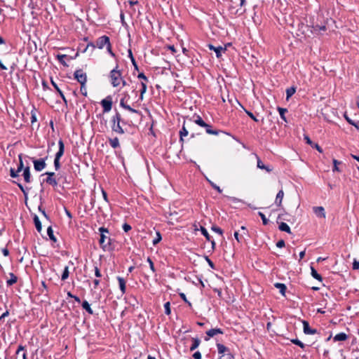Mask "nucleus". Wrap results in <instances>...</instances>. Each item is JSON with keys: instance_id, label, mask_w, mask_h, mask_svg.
Listing matches in <instances>:
<instances>
[{"instance_id": "1", "label": "nucleus", "mask_w": 359, "mask_h": 359, "mask_svg": "<svg viewBox=\"0 0 359 359\" xmlns=\"http://www.w3.org/2000/svg\"><path fill=\"white\" fill-rule=\"evenodd\" d=\"M141 270L144 275L143 285L144 287L152 294L156 292V283H157V274L155 264L151 259L148 257L144 263L141 265Z\"/></svg>"}, {"instance_id": "2", "label": "nucleus", "mask_w": 359, "mask_h": 359, "mask_svg": "<svg viewBox=\"0 0 359 359\" xmlns=\"http://www.w3.org/2000/svg\"><path fill=\"white\" fill-rule=\"evenodd\" d=\"M109 77L113 87L116 88L120 86L123 76L121 70L118 69V65L110 71Z\"/></svg>"}, {"instance_id": "3", "label": "nucleus", "mask_w": 359, "mask_h": 359, "mask_svg": "<svg viewBox=\"0 0 359 359\" xmlns=\"http://www.w3.org/2000/svg\"><path fill=\"white\" fill-rule=\"evenodd\" d=\"M99 231L100 232L99 243L101 248L104 250H109L111 245V238L104 235V233H109L108 229L104 226H101L99 228Z\"/></svg>"}, {"instance_id": "4", "label": "nucleus", "mask_w": 359, "mask_h": 359, "mask_svg": "<svg viewBox=\"0 0 359 359\" xmlns=\"http://www.w3.org/2000/svg\"><path fill=\"white\" fill-rule=\"evenodd\" d=\"M111 130L112 131L115 132L118 134H124L125 130L123 128L121 124V120H120V113L118 111H116V114L114 116L111 118Z\"/></svg>"}, {"instance_id": "5", "label": "nucleus", "mask_w": 359, "mask_h": 359, "mask_svg": "<svg viewBox=\"0 0 359 359\" xmlns=\"http://www.w3.org/2000/svg\"><path fill=\"white\" fill-rule=\"evenodd\" d=\"M217 348L220 355L219 359H234L233 355L228 347L222 344H217Z\"/></svg>"}, {"instance_id": "6", "label": "nucleus", "mask_w": 359, "mask_h": 359, "mask_svg": "<svg viewBox=\"0 0 359 359\" xmlns=\"http://www.w3.org/2000/svg\"><path fill=\"white\" fill-rule=\"evenodd\" d=\"M47 156L46 158H40V159H34V158H30L32 160V162L34 163V169L36 171H41L42 170H43L46 166V160L47 159Z\"/></svg>"}, {"instance_id": "7", "label": "nucleus", "mask_w": 359, "mask_h": 359, "mask_svg": "<svg viewBox=\"0 0 359 359\" xmlns=\"http://www.w3.org/2000/svg\"><path fill=\"white\" fill-rule=\"evenodd\" d=\"M74 77L80 84H84L87 82V75L81 69L74 72Z\"/></svg>"}, {"instance_id": "8", "label": "nucleus", "mask_w": 359, "mask_h": 359, "mask_svg": "<svg viewBox=\"0 0 359 359\" xmlns=\"http://www.w3.org/2000/svg\"><path fill=\"white\" fill-rule=\"evenodd\" d=\"M109 37L106 35H103L96 40V46L99 49H102L105 46H107L109 43Z\"/></svg>"}, {"instance_id": "9", "label": "nucleus", "mask_w": 359, "mask_h": 359, "mask_svg": "<svg viewBox=\"0 0 359 359\" xmlns=\"http://www.w3.org/2000/svg\"><path fill=\"white\" fill-rule=\"evenodd\" d=\"M44 175H48L47 178L43 180V182H46L47 184L53 186V187H55L57 186V182L54 177L55 175V172H47Z\"/></svg>"}, {"instance_id": "10", "label": "nucleus", "mask_w": 359, "mask_h": 359, "mask_svg": "<svg viewBox=\"0 0 359 359\" xmlns=\"http://www.w3.org/2000/svg\"><path fill=\"white\" fill-rule=\"evenodd\" d=\"M101 105L103 108L104 112H108L111 109L112 107V101L110 97H107V98L102 100L101 101Z\"/></svg>"}, {"instance_id": "11", "label": "nucleus", "mask_w": 359, "mask_h": 359, "mask_svg": "<svg viewBox=\"0 0 359 359\" xmlns=\"http://www.w3.org/2000/svg\"><path fill=\"white\" fill-rule=\"evenodd\" d=\"M302 323L304 332L306 334H315L318 332L317 330L310 327L309 324L307 321L303 320Z\"/></svg>"}, {"instance_id": "12", "label": "nucleus", "mask_w": 359, "mask_h": 359, "mask_svg": "<svg viewBox=\"0 0 359 359\" xmlns=\"http://www.w3.org/2000/svg\"><path fill=\"white\" fill-rule=\"evenodd\" d=\"M166 50H170L172 55L176 52L173 45H158V52H161V54H164Z\"/></svg>"}, {"instance_id": "13", "label": "nucleus", "mask_w": 359, "mask_h": 359, "mask_svg": "<svg viewBox=\"0 0 359 359\" xmlns=\"http://www.w3.org/2000/svg\"><path fill=\"white\" fill-rule=\"evenodd\" d=\"M223 333H224L223 330L220 328L210 329L206 332V334L208 335V337H205V340L208 341V340H209L210 337H213L215 335H216L217 334H222Z\"/></svg>"}, {"instance_id": "14", "label": "nucleus", "mask_w": 359, "mask_h": 359, "mask_svg": "<svg viewBox=\"0 0 359 359\" xmlns=\"http://www.w3.org/2000/svg\"><path fill=\"white\" fill-rule=\"evenodd\" d=\"M59 149L55 154V158L60 159V158L63 156L65 152V144L63 140L60 139L58 141Z\"/></svg>"}, {"instance_id": "15", "label": "nucleus", "mask_w": 359, "mask_h": 359, "mask_svg": "<svg viewBox=\"0 0 359 359\" xmlns=\"http://www.w3.org/2000/svg\"><path fill=\"white\" fill-rule=\"evenodd\" d=\"M313 212L318 217L325 218V209L322 206H317L313 208Z\"/></svg>"}, {"instance_id": "16", "label": "nucleus", "mask_w": 359, "mask_h": 359, "mask_svg": "<svg viewBox=\"0 0 359 359\" xmlns=\"http://www.w3.org/2000/svg\"><path fill=\"white\" fill-rule=\"evenodd\" d=\"M208 47L210 50H214L216 53L217 57H220L222 55V52L226 50V48H223L222 46L215 47L212 44H208Z\"/></svg>"}, {"instance_id": "17", "label": "nucleus", "mask_w": 359, "mask_h": 359, "mask_svg": "<svg viewBox=\"0 0 359 359\" xmlns=\"http://www.w3.org/2000/svg\"><path fill=\"white\" fill-rule=\"evenodd\" d=\"M22 176L24 177V180L26 183L31 182V173H30V168L29 166H26L23 170Z\"/></svg>"}, {"instance_id": "18", "label": "nucleus", "mask_w": 359, "mask_h": 359, "mask_svg": "<svg viewBox=\"0 0 359 359\" xmlns=\"http://www.w3.org/2000/svg\"><path fill=\"white\" fill-rule=\"evenodd\" d=\"M50 82H51L52 86L54 87V88L56 90V91L60 95V97L64 101V102L67 104V100H66V97H65V95L63 94L62 91L60 89V88L57 86L56 83L52 79L50 80Z\"/></svg>"}, {"instance_id": "19", "label": "nucleus", "mask_w": 359, "mask_h": 359, "mask_svg": "<svg viewBox=\"0 0 359 359\" xmlns=\"http://www.w3.org/2000/svg\"><path fill=\"white\" fill-rule=\"evenodd\" d=\"M125 109L128 110L130 112V114L135 115V119H140L141 116V112L140 111L132 108L130 105H128V107H125Z\"/></svg>"}, {"instance_id": "20", "label": "nucleus", "mask_w": 359, "mask_h": 359, "mask_svg": "<svg viewBox=\"0 0 359 359\" xmlns=\"http://www.w3.org/2000/svg\"><path fill=\"white\" fill-rule=\"evenodd\" d=\"M117 280L119 284V288L122 292V294H124L126 292V280L123 278L118 276Z\"/></svg>"}, {"instance_id": "21", "label": "nucleus", "mask_w": 359, "mask_h": 359, "mask_svg": "<svg viewBox=\"0 0 359 359\" xmlns=\"http://www.w3.org/2000/svg\"><path fill=\"white\" fill-rule=\"evenodd\" d=\"M154 125H155V121L153 120L152 123L151 124V126L149 128V132L147 133L148 136L152 137V139H153L152 141L154 143L155 142V138L156 137V131L154 130Z\"/></svg>"}, {"instance_id": "22", "label": "nucleus", "mask_w": 359, "mask_h": 359, "mask_svg": "<svg viewBox=\"0 0 359 359\" xmlns=\"http://www.w3.org/2000/svg\"><path fill=\"white\" fill-rule=\"evenodd\" d=\"M283 196H284V192L281 189L278 192L276 197L275 203L276 205H278L279 207L281 205Z\"/></svg>"}, {"instance_id": "23", "label": "nucleus", "mask_w": 359, "mask_h": 359, "mask_svg": "<svg viewBox=\"0 0 359 359\" xmlns=\"http://www.w3.org/2000/svg\"><path fill=\"white\" fill-rule=\"evenodd\" d=\"M33 220L37 231L40 233L42 229V225L39 217L36 215H34Z\"/></svg>"}, {"instance_id": "24", "label": "nucleus", "mask_w": 359, "mask_h": 359, "mask_svg": "<svg viewBox=\"0 0 359 359\" xmlns=\"http://www.w3.org/2000/svg\"><path fill=\"white\" fill-rule=\"evenodd\" d=\"M9 276L10 278L6 280L7 286H11L18 281V277L13 273H10Z\"/></svg>"}, {"instance_id": "25", "label": "nucleus", "mask_w": 359, "mask_h": 359, "mask_svg": "<svg viewBox=\"0 0 359 359\" xmlns=\"http://www.w3.org/2000/svg\"><path fill=\"white\" fill-rule=\"evenodd\" d=\"M185 125H186V121L184 122L182 128L181 130L180 131V142H183L184 141L183 137L185 136H187L189 134V132H188L187 129L186 128Z\"/></svg>"}, {"instance_id": "26", "label": "nucleus", "mask_w": 359, "mask_h": 359, "mask_svg": "<svg viewBox=\"0 0 359 359\" xmlns=\"http://www.w3.org/2000/svg\"><path fill=\"white\" fill-rule=\"evenodd\" d=\"M348 339V335L344 332H341V333H339L337 334H336L334 338H333V340L334 341H345Z\"/></svg>"}, {"instance_id": "27", "label": "nucleus", "mask_w": 359, "mask_h": 359, "mask_svg": "<svg viewBox=\"0 0 359 359\" xmlns=\"http://www.w3.org/2000/svg\"><path fill=\"white\" fill-rule=\"evenodd\" d=\"M81 306L89 314H90V315L93 314V311L92 310L90 304L86 300H83L82 302Z\"/></svg>"}, {"instance_id": "28", "label": "nucleus", "mask_w": 359, "mask_h": 359, "mask_svg": "<svg viewBox=\"0 0 359 359\" xmlns=\"http://www.w3.org/2000/svg\"><path fill=\"white\" fill-rule=\"evenodd\" d=\"M313 32L317 34H321V32L323 31H326L327 28H326V26L325 25H316V26H313Z\"/></svg>"}, {"instance_id": "29", "label": "nucleus", "mask_w": 359, "mask_h": 359, "mask_svg": "<svg viewBox=\"0 0 359 359\" xmlns=\"http://www.w3.org/2000/svg\"><path fill=\"white\" fill-rule=\"evenodd\" d=\"M256 158L257 160V168L262 169V170H266L269 172L272 170L268 166H266L263 164V163L262 162V161L260 160L259 157L257 155H256Z\"/></svg>"}, {"instance_id": "30", "label": "nucleus", "mask_w": 359, "mask_h": 359, "mask_svg": "<svg viewBox=\"0 0 359 359\" xmlns=\"http://www.w3.org/2000/svg\"><path fill=\"white\" fill-rule=\"evenodd\" d=\"M274 286L276 288L279 289V291H280L281 294H283V296L285 295V292H286L287 287H286L285 284L280 283H276L274 284Z\"/></svg>"}, {"instance_id": "31", "label": "nucleus", "mask_w": 359, "mask_h": 359, "mask_svg": "<svg viewBox=\"0 0 359 359\" xmlns=\"http://www.w3.org/2000/svg\"><path fill=\"white\" fill-rule=\"evenodd\" d=\"M109 142L111 147L114 149H116L120 147L119 140L117 137L109 138Z\"/></svg>"}, {"instance_id": "32", "label": "nucleus", "mask_w": 359, "mask_h": 359, "mask_svg": "<svg viewBox=\"0 0 359 359\" xmlns=\"http://www.w3.org/2000/svg\"><path fill=\"white\" fill-rule=\"evenodd\" d=\"M204 128H205L206 133L209 135H217L219 133V132H221L220 130H218L212 129L211 126L209 124H208V126H204Z\"/></svg>"}, {"instance_id": "33", "label": "nucleus", "mask_w": 359, "mask_h": 359, "mask_svg": "<svg viewBox=\"0 0 359 359\" xmlns=\"http://www.w3.org/2000/svg\"><path fill=\"white\" fill-rule=\"evenodd\" d=\"M201 344V340L198 338H192V344L190 347V351H194Z\"/></svg>"}, {"instance_id": "34", "label": "nucleus", "mask_w": 359, "mask_h": 359, "mask_svg": "<svg viewBox=\"0 0 359 359\" xmlns=\"http://www.w3.org/2000/svg\"><path fill=\"white\" fill-rule=\"evenodd\" d=\"M47 234L49 236V238L54 243L57 242V238L53 234V230L52 229V226H50L47 229Z\"/></svg>"}, {"instance_id": "35", "label": "nucleus", "mask_w": 359, "mask_h": 359, "mask_svg": "<svg viewBox=\"0 0 359 359\" xmlns=\"http://www.w3.org/2000/svg\"><path fill=\"white\" fill-rule=\"evenodd\" d=\"M279 229L282 231L287 232L288 233H291L290 226L285 222H281L278 226Z\"/></svg>"}, {"instance_id": "36", "label": "nucleus", "mask_w": 359, "mask_h": 359, "mask_svg": "<svg viewBox=\"0 0 359 359\" xmlns=\"http://www.w3.org/2000/svg\"><path fill=\"white\" fill-rule=\"evenodd\" d=\"M194 121L195 123L203 128H204V126H208V123H206L199 116H197L196 118L194 120Z\"/></svg>"}, {"instance_id": "37", "label": "nucleus", "mask_w": 359, "mask_h": 359, "mask_svg": "<svg viewBox=\"0 0 359 359\" xmlns=\"http://www.w3.org/2000/svg\"><path fill=\"white\" fill-rule=\"evenodd\" d=\"M120 120H121V124L122 125H128L129 126L133 125V121L131 118H123L121 115L120 114Z\"/></svg>"}, {"instance_id": "38", "label": "nucleus", "mask_w": 359, "mask_h": 359, "mask_svg": "<svg viewBox=\"0 0 359 359\" xmlns=\"http://www.w3.org/2000/svg\"><path fill=\"white\" fill-rule=\"evenodd\" d=\"M311 276L316 280L319 281L323 280L322 276L316 271V270L313 267H311Z\"/></svg>"}, {"instance_id": "39", "label": "nucleus", "mask_w": 359, "mask_h": 359, "mask_svg": "<svg viewBox=\"0 0 359 359\" xmlns=\"http://www.w3.org/2000/svg\"><path fill=\"white\" fill-rule=\"evenodd\" d=\"M278 111L280 114V118L287 122L286 117H285V113L287 111V109L282 108V107H278Z\"/></svg>"}, {"instance_id": "40", "label": "nucleus", "mask_w": 359, "mask_h": 359, "mask_svg": "<svg viewBox=\"0 0 359 359\" xmlns=\"http://www.w3.org/2000/svg\"><path fill=\"white\" fill-rule=\"evenodd\" d=\"M296 92V88L290 87L286 90L287 100L292 97Z\"/></svg>"}, {"instance_id": "41", "label": "nucleus", "mask_w": 359, "mask_h": 359, "mask_svg": "<svg viewBox=\"0 0 359 359\" xmlns=\"http://www.w3.org/2000/svg\"><path fill=\"white\" fill-rule=\"evenodd\" d=\"M18 158H19V164L18 165V168H17V170L20 172H21L22 170H24V164H23V161H22V154H20L19 156H18Z\"/></svg>"}, {"instance_id": "42", "label": "nucleus", "mask_w": 359, "mask_h": 359, "mask_svg": "<svg viewBox=\"0 0 359 359\" xmlns=\"http://www.w3.org/2000/svg\"><path fill=\"white\" fill-rule=\"evenodd\" d=\"M69 275V267L68 266H65L64 270H63V272L62 273V276H61V280H65L66 279L68 278Z\"/></svg>"}, {"instance_id": "43", "label": "nucleus", "mask_w": 359, "mask_h": 359, "mask_svg": "<svg viewBox=\"0 0 359 359\" xmlns=\"http://www.w3.org/2000/svg\"><path fill=\"white\" fill-rule=\"evenodd\" d=\"M234 237L238 243H243L245 241L243 235L239 233L238 231L234 232Z\"/></svg>"}, {"instance_id": "44", "label": "nucleus", "mask_w": 359, "mask_h": 359, "mask_svg": "<svg viewBox=\"0 0 359 359\" xmlns=\"http://www.w3.org/2000/svg\"><path fill=\"white\" fill-rule=\"evenodd\" d=\"M91 48L92 50L91 51L93 52L94 50V49L97 47L96 46V43H93V42H88L87 46L83 48V50H82V53H86L87 51V50L89 48Z\"/></svg>"}, {"instance_id": "45", "label": "nucleus", "mask_w": 359, "mask_h": 359, "mask_svg": "<svg viewBox=\"0 0 359 359\" xmlns=\"http://www.w3.org/2000/svg\"><path fill=\"white\" fill-rule=\"evenodd\" d=\"M129 99L128 95H125V96L120 101V105L123 108L125 109V107H128V104H127L128 100Z\"/></svg>"}, {"instance_id": "46", "label": "nucleus", "mask_w": 359, "mask_h": 359, "mask_svg": "<svg viewBox=\"0 0 359 359\" xmlns=\"http://www.w3.org/2000/svg\"><path fill=\"white\" fill-rule=\"evenodd\" d=\"M344 116L345 119L346 120V121H347L349 124H351V125H352V126H355L357 129H358V128H359V126H358V123H356L355 122H354L353 120H351V118L347 116L346 113H345V114H344Z\"/></svg>"}, {"instance_id": "47", "label": "nucleus", "mask_w": 359, "mask_h": 359, "mask_svg": "<svg viewBox=\"0 0 359 359\" xmlns=\"http://www.w3.org/2000/svg\"><path fill=\"white\" fill-rule=\"evenodd\" d=\"M291 342L292 344L299 346L302 349H304L305 348V344L304 343H302L301 341H299L298 339H292Z\"/></svg>"}, {"instance_id": "48", "label": "nucleus", "mask_w": 359, "mask_h": 359, "mask_svg": "<svg viewBox=\"0 0 359 359\" xmlns=\"http://www.w3.org/2000/svg\"><path fill=\"white\" fill-rule=\"evenodd\" d=\"M141 85V88L140 89V98L141 100H142V97H143V94L146 92L147 90V85L144 82H141L140 83Z\"/></svg>"}, {"instance_id": "49", "label": "nucleus", "mask_w": 359, "mask_h": 359, "mask_svg": "<svg viewBox=\"0 0 359 359\" xmlns=\"http://www.w3.org/2000/svg\"><path fill=\"white\" fill-rule=\"evenodd\" d=\"M201 231L208 241H210L211 236H210L207 229L205 227L201 226Z\"/></svg>"}, {"instance_id": "50", "label": "nucleus", "mask_w": 359, "mask_h": 359, "mask_svg": "<svg viewBox=\"0 0 359 359\" xmlns=\"http://www.w3.org/2000/svg\"><path fill=\"white\" fill-rule=\"evenodd\" d=\"M66 57H67V55H57V60L64 66H67V65L66 64V62L64 60V59L66 58Z\"/></svg>"}, {"instance_id": "51", "label": "nucleus", "mask_w": 359, "mask_h": 359, "mask_svg": "<svg viewBox=\"0 0 359 359\" xmlns=\"http://www.w3.org/2000/svg\"><path fill=\"white\" fill-rule=\"evenodd\" d=\"M229 10H230L231 13H233L234 15H236V14L241 15L245 11V10L244 9V10L241 11V12H239L240 9L235 10V8L233 6H231Z\"/></svg>"}, {"instance_id": "52", "label": "nucleus", "mask_w": 359, "mask_h": 359, "mask_svg": "<svg viewBox=\"0 0 359 359\" xmlns=\"http://www.w3.org/2000/svg\"><path fill=\"white\" fill-rule=\"evenodd\" d=\"M19 172L16 170H15L14 168H11L10 169V175L11 177L13 178H16V177H19V175H18Z\"/></svg>"}, {"instance_id": "53", "label": "nucleus", "mask_w": 359, "mask_h": 359, "mask_svg": "<svg viewBox=\"0 0 359 359\" xmlns=\"http://www.w3.org/2000/svg\"><path fill=\"white\" fill-rule=\"evenodd\" d=\"M258 215H259V217L262 218V222H263V224L264 225H266L268 224L269 223V220L267 219V218L266 217V216L262 212H258Z\"/></svg>"}, {"instance_id": "54", "label": "nucleus", "mask_w": 359, "mask_h": 359, "mask_svg": "<svg viewBox=\"0 0 359 359\" xmlns=\"http://www.w3.org/2000/svg\"><path fill=\"white\" fill-rule=\"evenodd\" d=\"M339 164H341V162H340V161H337V160H336V159H333V165H334V166H333V169H332V170H333L334 172V171H338V172H339V171H340V170H339V168H338V165H339Z\"/></svg>"}, {"instance_id": "55", "label": "nucleus", "mask_w": 359, "mask_h": 359, "mask_svg": "<svg viewBox=\"0 0 359 359\" xmlns=\"http://www.w3.org/2000/svg\"><path fill=\"white\" fill-rule=\"evenodd\" d=\"M80 91H81V93L83 96H87V89H86V83L81 84Z\"/></svg>"}, {"instance_id": "56", "label": "nucleus", "mask_w": 359, "mask_h": 359, "mask_svg": "<svg viewBox=\"0 0 359 359\" xmlns=\"http://www.w3.org/2000/svg\"><path fill=\"white\" fill-rule=\"evenodd\" d=\"M164 309H165V313L167 314V315H169L170 314V304L169 302H166L165 304H164Z\"/></svg>"}, {"instance_id": "57", "label": "nucleus", "mask_w": 359, "mask_h": 359, "mask_svg": "<svg viewBox=\"0 0 359 359\" xmlns=\"http://www.w3.org/2000/svg\"><path fill=\"white\" fill-rule=\"evenodd\" d=\"M107 52L111 55V56L112 57H115L116 55L115 53L112 51V49H111V43L109 42L107 46Z\"/></svg>"}, {"instance_id": "58", "label": "nucleus", "mask_w": 359, "mask_h": 359, "mask_svg": "<svg viewBox=\"0 0 359 359\" xmlns=\"http://www.w3.org/2000/svg\"><path fill=\"white\" fill-rule=\"evenodd\" d=\"M211 229H212L213 231H215V232H216V233H219V234H220L221 236H222V233H223V231H222V229L221 228H219V227L217 226H212V228H211Z\"/></svg>"}, {"instance_id": "59", "label": "nucleus", "mask_w": 359, "mask_h": 359, "mask_svg": "<svg viewBox=\"0 0 359 359\" xmlns=\"http://www.w3.org/2000/svg\"><path fill=\"white\" fill-rule=\"evenodd\" d=\"M54 166H55V170H58L60 168V159H58V158L54 159Z\"/></svg>"}, {"instance_id": "60", "label": "nucleus", "mask_w": 359, "mask_h": 359, "mask_svg": "<svg viewBox=\"0 0 359 359\" xmlns=\"http://www.w3.org/2000/svg\"><path fill=\"white\" fill-rule=\"evenodd\" d=\"M245 111L253 121H255L256 122L259 121V120L254 116V114L252 112H250L246 109H245Z\"/></svg>"}, {"instance_id": "61", "label": "nucleus", "mask_w": 359, "mask_h": 359, "mask_svg": "<svg viewBox=\"0 0 359 359\" xmlns=\"http://www.w3.org/2000/svg\"><path fill=\"white\" fill-rule=\"evenodd\" d=\"M94 270H95V276L97 278H100L102 276V274H101V272H100V270L99 269V268L97 266H95Z\"/></svg>"}, {"instance_id": "62", "label": "nucleus", "mask_w": 359, "mask_h": 359, "mask_svg": "<svg viewBox=\"0 0 359 359\" xmlns=\"http://www.w3.org/2000/svg\"><path fill=\"white\" fill-rule=\"evenodd\" d=\"M123 229L125 232H128L131 229V226L127 223H124L123 225Z\"/></svg>"}, {"instance_id": "63", "label": "nucleus", "mask_w": 359, "mask_h": 359, "mask_svg": "<svg viewBox=\"0 0 359 359\" xmlns=\"http://www.w3.org/2000/svg\"><path fill=\"white\" fill-rule=\"evenodd\" d=\"M353 270L359 269V261L354 259V261L353 262Z\"/></svg>"}, {"instance_id": "64", "label": "nucleus", "mask_w": 359, "mask_h": 359, "mask_svg": "<svg viewBox=\"0 0 359 359\" xmlns=\"http://www.w3.org/2000/svg\"><path fill=\"white\" fill-rule=\"evenodd\" d=\"M194 359H201V353L199 351H196L193 354Z\"/></svg>"}]
</instances>
